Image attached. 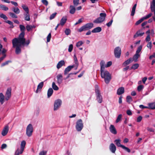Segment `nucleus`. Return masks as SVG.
Listing matches in <instances>:
<instances>
[{
  "label": "nucleus",
  "instance_id": "nucleus-7",
  "mask_svg": "<svg viewBox=\"0 0 155 155\" xmlns=\"http://www.w3.org/2000/svg\"><path fill=\"white\" fill-rule=\"evenodd\" d=\"M33 131L32 125L31 124H29L28 125L26 130V134L27 135L28 137H31L32 135Z\"/></svg>",
  "mask_w": 155,
  "mask_h": 155
},
{
  "label": "nucleus",
  "instance_id": "nucleus-14",
  "mask_svg": "<svg viewBox=\"0 0 155 155\" xmlns=\"http://www.w3.org/2000/svg\"><path fill=\"white\" fill-rule=\"evenodd\" d=\"M74 67V65H70L68 66L67 68H65L64 71V75H66L70 71L72 68Z\"/></svg>",
  "mask_w": 155,
  "mask_h": 155
},
{
  "label": "nucleus",
  "instance_id": "nucleus-58",
  "mask_svg": "<svg viewBox=\"0 0 155 155\" xmlns=\"http://www.w3.org/2000/svg\"><path fill=\"white\" fill-rule=\"evenodd\" d=\"M41 2L43 4L46 6H47L48 5V2L47 0H42Z\"/></svg>",
  "mask_w": 155,
  "mask_h": 155
},
{
  "label": "nucleus",
  "instance_id": "nucleus-15",
  "mask_svg": "<svg viewBox=\"0 0 155 155\" xmlns=\"http://www.w3.org/2000/svg\"><path fill=\"white\" fill-rule=\"evenodd\" d=\"M109 149L112 153H114L116 150V147L114 143H111L109 146Z\"/></svg>",
  "mask_w": 155,
  "mask_h": 155
},
{
  "label": "nucleus",
  "instance_id": "nucleus-42",
  "mask_svg": "<svg viewBox=\"0 0 155 155\" xmlns=\"http://www.w3.org/2000/svg\"><path fill=\"white\" fill-rule=\"evenodd\" d=\"M12 62V61L10 60L7 61L3 63H2L1 65V67H3L6 65H8V63Z\"/></svg>",
  "mask_w": 155,
  "mask_h": 155
},
{
  "label": "nucleus",
  "instance_id": "nucleus-63",
  "mask_svg": "<svg viewBox=\"0 0 155 155\" xmlns=\"http://www.w3.org/2000/svg\"><path fill=\"white\" fill-rule=\"evenodd\" d=\"M142 117L141 116H139L137 118V121L138 122H140L142 120Z\"/></svg>",
  "mask_w": 155,
  "mask_h": 155
},
{
  "label": "nucleus",
  "instance_id": "nucleus-41",
  "mask_svg": "<svg viewBox=\"0 0 155 155\" xmlns=\"http://www.w3.org/2000/svg\"><path fill=\"white\" fill-rule=\"evenodd\" d=\"M52 87L53 89L55 91H57L59 89L58 87L55 84L54 82L52 83Z\"/></svg>",
  "mask_w": 155,
  "mask_h": 155
},
{
  "label": "nucleus",
  "instance_id": "nucleus-38",
  "mask_svg": "<svg viewBox=\"0 0 155 155\" xmlns=\"http://www.w3.org/2000/svg\"><path fill=\"white\" fill-rule=\"evenodd\" d=\"M22 7L24 10L26 12V13L29 12V11L28 7L25 5H22Z\"/></svg>",
  "mask_w": 155,
  "mask_h": 155
},
{
  "label": "nucleus",
  "instance_id": "nucleus-47",
  "mask_svg": "<svg viewBox=\"0 0 155 155\" xmlns=\"http://www.w3.org/2000/svg\"><path fill=\"white\" fill-rule=\"evenodd\" d=\"M64 32L66 35H68L71 33V30L69 28L66 29L65 31Z\"/></svg>",
  "mask_w": 155,
  "mask_h": 155
},
{
  "label": "nucleus",
  "instance_id": "nucleus-64",
  "mask_svg": "<svg viewBox=\"0 0 155 155\" xmlns=\"http://www.w3.org/2000/svg\"><path fill=\"white\" fill-rule=\"evenodd\" d=\"M145 40L147 42H149L150 40V35H148L145 39Z\"/></svg>",
  "mask_w": 155,
  "mask_h": 155
},
{
  "label": "nucleus",
  "instance_id": "nucleus-57",
  "mask_svg": "<svg viewBox=\"0 0 155 155\" xmlns=\"http://www.w3.org/2000/svg\"><path fill=\"white\" fill-rule=\"evenodd\" d=\"M73 48V45L72 44H71L69 45V48L68 49V51L69 52H71Z\"/></svg>",
  "mask_w": 155,
  "mask_h": 155
},
{
  "label": "nucleus",
  "instance_id": "nucleus-48",
  "mask_svg": "<svg viewBox=\"0 0 155 155\" xmlns=\"http://www.w3.org/2000/svg\"><path fill=\"white\" fill-rule=\"evenodd\" d=\"M83 44V42L82 41H79L76 44V46L77 47H78L81 46Z\"/></svg>",
  "mask_w": 155,
  "mask_h": 155
},
{
  "label": "nucleus",
  "instance_id": "nucleus-9",
  "mask_svg": "<svg viewBox=\"0 0 155 155\" xmlns=\"http://www.w3.org/2000/svg\"><path fill=\"white\" fill-rule=\"evenodd\" d=\"M114 53L115 57L117 58H119L121 54V48L119 47H116L114 50Z\"/></svg>",
  "mask_w": 155,
  "mask_h": 155
},
{
  "label": "nucleus",
  "instance_id": "nucleus-26",
  "mask_svg": "<svg viewBox=\"0 0 155 155\" xmlns=\"http://www.w3.org/2000/svg\"><path fill=\"white\" fill-rule=\"evenodd\" d=\"M70 13L72 14H74L76 10V9L74 6L71 5L70 6Z\"/></svg>",
  "mask_w": 155,
  "mask_h": 155
},
{
  "label": "nucleus",
  "instance_id": "nucleus-19",
  "mask_svg": "<svg viewBox=\"0 0 155 155\" xmlns=\"http://www.w3.org/2000/svg\"><path fill=\"white\" fill-rule=\"evenodd\" d=\"M133 61L132 58H130L129 59L125 61L122 64V66L125 67L127 65L129 64Z\"/></svg>",
  "mask_w": 155,
  "mask_h": 155
},
{
  "label": "nucleus",
  "instance_id": "nucleus-17",
  "mask_svg": "<svg viewBox=\"0 0 155 155\" xmlns=\"http://www.w3.org/2000/svg\"><path fill=\"white\" fill-rule=\"evenodd\" d=\"M124 92V88L123 87H121L117 89V94L118 95H120L123 94Z\"/></svg>",
  "mask_w": 155,
  "mask_h": 155
},
{
  "label": "nucleus",
  "instance_id": "nucleus-25",
  "mask_svg": "<svg viewBox=\"0 0 155 155\" xmlns=\"http://www.w3.org/2000/svg\"><path fill=\"white\" fill-rule=\"evenodd\" d=\"M153 106H155V103H149L148 104V106H144V108H147V109H154V108H155V107H153Z\"/></svg>",
  "mask_w": 155,
  "mask_h": 155
},
{
  "label": "nucleus",
  "instance_id": "nucleus-61",
  "mask_svg": "<svg viewBox=\"0 0 155 155\" xmlns=\"http://www.w3.org/2000/svg\"><path fill=\"white\" fill-rule=\"evenodd\" d=\"M113 21V20L112 19H111L109 22L106 24V25L108 27H110Z\"/></svg>",
  "mask_w": 155,
  "mask_h": 155
},
{
  "label": "nucleus",
  "instance_id": "nucleus-4",
  "mask_svg": "<svg viewBox=\"0 0 155 155\" xmlns=\"http://www.w3.org/2000/svg\"><path fill=\"white\" fill-rule=\"evenodd\" d=\"M100 17L97 18L93 21V22L96 24L100 23L104 21L106 16L105 13H101L100 14Z\"/></svg>",
  "mask_w": 155,
  "mask_h": 155
},
{
  "label": "nucleus",
  "instance_id": "nucleus-28",
  "mask_svg": "<svg viewBox=\"0 0 155 155\" xmlns=\"http://www.w3.org/2000/svg\"><path fill=\"white\" fill-rule=\"evenodd\" d=\"M53 92V89L51 88H49L47 92V95L48 98L50 97L52 94Z\"/></svg>",
  "mask_w": 155,
  "mask_h": 155
},
{
  "label": "nucleus",
  "instance_id": "nucleus-11",
  "mask_svg": "<svg viewBox=\"0 0 155 155\" xmlns=\"http://www.w3.org/2000/svg\"><path fill=\"white\" fill-rule=\"evenodd\" d=\"M152 13H150L149 14L147 15L146 16L143 17L137 21L135 24L136 25H138L141 23L144 20L150 18L152 15Z\"/></svg>",
  "mask_w": 155,
  "mask_h": 155
},
{
  "label": "nucleus",
  "instance_id": "nucleus-18",
  "mask_svg": "<svg viewBox=\"0 0 155 155\" xmlns=\"http://www.w3.org/2000/svg\"><path fill=\"white\" fill-rule=\"evenodd\" d=\"M58 83L59 84H61L63 80V76L61 74H58L57 76Z\"/></svg>",
  "mask_w": 155,
  "mask_h": 155
},
{
  "label": "nucleus",
  "instance_id": "nucleus-16",
  "mask_svg": "<svg viewBox=\"0 0 155 155\" xmlns=\"http://www.w3.org/2000/svg\"><path fill=\"white\" fill-rule=\"evenodd\" d=\"M110 132L112 134H116L117 133V131L114 125H111L109 127Z\"/></svg>",
  "mask_w": 155,
  "mask_h": 155
},
{
  "label": "nucleus",
  "instance_id": "nucleus-27",
  "mask_svg": "<svg viewBox=\"0 0 155 155\" xmlns=\"http://www.w3.org/2000/svg\"><path fill=\"white\" fill-rule=\"evenodd\" d=\"M102 29L100 27H97L96 28H94L92 30L91 32L92 33H97L101 31Z\"/></svg>",
  "mask_w": 155,
  "mask_h": 155
},
{
  "label": "nucleus",
  "instance_id": "nucleus-32",
  "mask_svg": "<svg viewBox=\"0 0 155 155\" xmlns=\"http://www.w3.org/2000/svg\"><path fill=\"white\" fill-rule=\"evenodd\" d=\"M12 11L16 14H18L20 12V11L18 7H14L12 8Z\"/></svg>",
  "mask_w": 155,
  "mask_h": 155
},
{
  "label": "nucleus",
  "instance_id": "nucleus-6",
  "mask_svg": "<svg viewBox=\"0 0 155 155\" xmlns=\"http://www.w3.org/2000/svg\"><path fill=\"white\" fill-rule=\"evenodd\" d=\"M83 127L82 120L81 119L78 120L76 122L75 127L78 131H81Z\"/></svg>",
  "mask_w": 155,
  "mask_h": 155
},
{
  "label": "nucleus",
  "instance_id": "nucleus-22",
  "mask_svg": "<svg viewBox=\"0 0 155 155\" xmlns=\"http://www.w3.org/2000/svg\"><path fill=\"white\" fill-rule=\"evenodd\" d=\"M114 142L116 145L118 147H120L122 148L124 146L123 145L120 144L121 140L120 139H116L114 140Z\"/></svg>",
  "mask_w": 155,
  "mask_h": 155
},
{
  "label": "nucleus",
  "instance_id": "nucleus-59",
  "mask_svg": "<svg viewBox=\"0 0 155 155\" xmlns=\"http://www.w3.org/2000/svg\"><path fill=\"white\" fill-rule=\"evenodd\" d=\"M112 64V62L111 61H109L107 62V64L105 66V67L107 68L110 67Z\"/></svg>",
  "mask_w": 155,
  "mask_h": 155
},
{
  "label": "nucleus",
  "instance_id": "nucleus-62",
  "mask_svg": "<svg viewBox=\"0 0 155 155\" xmlns=\"http://www.w3.org/2000/svg\"><path fill=\"white\" fill-rule=\"evenodd\" d=\"M21 150L19 151V149H18L15 152V155H19V154H21L22 153H21Z\"/></svg>",
  "mask_w": 155,
  "mask_h": 155
},
{
  "label": "nucleus",
  "instance_id": "nucleus-40",
  "mask_svg": "<svg viewBox=\"0 0 155 155\" xmlns=\"http://www.w3.org/2000/svg\"><path fill=\"white\" fill-rule=\"evenodd\" d=\"M9 15L13 18H18V16L14 13L10 12H9Z\"/></svg>",
  "mask_w": 155,
  "mask_h": 155
},
{
  "label": "nucleus",
  "instance_id": "nucleus-45",
  "mask_svg": "<svg viewBox=\"0 0 155 155\" xmlns=\"http://www.w3.org/2000/svg\"><path fill=\"white\" fill-rule=\"evenodd\" d=\"M32 28V26L29 25H27L26 26V28L28 31H29L31 30Z\"/></svg>",
  "mask_w": 155,
  "mask_h": 155
},
{
  "label": "nucleus",
  "instance_id": "nucleus-55",
  "mask_svg": "<svg viewBox=\"0 0 155 155\" xmlns=\"http://www.w3.org/2000/svg\"><path fill=\"white\" fill-rule=\"evenodd\" d=\"M79 0H73V4L75 6H77L79 4Z\"/></svg>",
  "mask_w": 155,
  "mask_h": 155
},
{
  "label": "nucleus",
  "instance_id": "nucleus-56",
  "mask_svg": "<svg viewBox=\"0 0 155 155\" xmlns=\"http://www.w3.org/2000/svg\"><path fill=\"white\" fill-rule=\"evenodd\" d=\"M147 129L148 131L150 132H154V129L153 128H150L149 127H147Z\"/></svg>",
  "mask_w": 155,
  "mask_h": 155
},
{
  "label": "nucleus",
  "instance_id": "nucleus-8",
  "mask_svg": "<svg viewBox=\"0 0 155 155\" xmlns=\"http://www.w3.org/2000/svg\"><path fill=\"white\" fill-rule=\"evenodd\" d=\"M19 28L20 29L21 33L19 34L17 38H23V36H25V31L26 30V28L25 26L22 25H19ZM22 39L21 38H20Z\"/></svg>",
  "mask_w": 155,
  "mask_h": 155
},
{
  "label": "nucleus",
  "instance_id": "nucleus-23",
  "mask_svg": "<svg viewBox=\"0 0 155 155\" xmlns=\"http://www.w3.org/2000/svg\"><path fill=\"white\" fill-rule=\"evenodd\" d=\"M65 64V62L64 61L61 60L59 61L57 65V68L58 69L60 68L62 66H63Z\"/></svg>",
  "mask_w": 155,
  "mask_h": 155
},
{
  "label": "nucleus",
  "instance_id": "nucleus-5",
  "mask_svg": "<svg viewBox=\"0 0 155 155\" xmlns=\"http://www.w3.org/2000/svg\"><path fill=\"white\" fill-rule=\"evenodd\" d=\"M95 92L97 101L99 103H101L102 102V97L97 86H96L95 87Z\"/></svg>",
  "mask_w": 155,
  "mask_h": 155
},
{
  "label": "nucleus",
  "instance_id": "nucleus-33",
  "mask_svg": "<svg viewBox=\"0 0 155 155\" xmlns=\"http://www.w3.org/2000/svg\"><path fill=\"white\" fill-rule=\"evenodd\" d=\"M140 55L139 54H135L134 55L133 58V61H134L135 62H137V59L140 57Z\"/></svg>",
  "mask_w": 155,
  "mask_h": 155
},
{
  "label": "nucleus",
  "instance_id": "nucleus-12",
  "mask_svg": "<svg viewBox=\"0 0 155 155\" xmlns=\"http://www.w3.org/2000/svg\"><path fill=\"white\" fill-rule=\"evenodd\" d=\"M12 89L11 87L8 88L5 94V99L8 101L10 98L11 95Z\"/></svg>",
  "mask_w": 155,
  "mask_h": 155
},
{
  "label": "nucleus",
  "instance_id": "nucleus-13",
  "mask_svg": "<svg viewBox=\"0 0 155 155\" xmlns=\"http://www.w3.org/2000/svg\"><path fill=\"white\" fill-rule=\"evenodd\" d=\"M9 130V127L8 125H6L4 128L2 132V134L3 136H5L7 135Z\"/></svg>",
  "mask_w": 155,
  "mask_h": 155
},
{
  "label": "nucleus",
  "instance_id": "nucleus-1",
  "mask_svg": "<svg viewBox=\"0 0 155 155\" xmlns=\"http://www.w3.org/2000/svg\"><path fill=\"white\" fill-rule=\"evenodd\" d=\"M15 38L12 40L13 47L15 48V53L17 54H18L21 53V47L24 46L25 45L26 46L28 45L30 42L29 40L26 41L25 36L23 38Z\"/></svg>",
  "mask_w": 155,
  "mask_h": 155
},
{
  "label": "nucleus",
  "instance_id": "nucleus-51",
  "mask_svg": "<svg viewBox=\"0 0 155 155\" xmlns=\"http://www.w3.org/2000/svg\"><path fill=\"white\" fill-rule=\"evenodd\" d=\"M51 33H49L48 35L47 38V42H49L51 40Z\"/></svg>",
  "mask_w": 155,
  "mask_h": 155
},
{
  "label": "nucleus",
  "instance_id": "nucleus-30",
  "mask_svg": "<svg viewBox=\"0 0 155 155\" xmlns=\"http://www.w3.org/2000/svg\"><path fill=\"white\" fill-rule=\"evenodd\" d=\"M140 30H139L137 31L136 33L134 35V38H136L139 36H142L144 35V32L140 33Z\"/></svg>",
  "mask_w": 155,
  "mask_h": 155
},
{
  "label": "nucleus",
  "instance_id": "nucleus-2",
  "mask_svg": "<svg viewBox=\"0 0 155 155\" xmlns=\"http://www.w3.org/2000/svg\"><path fill=\"white\" fill-rule=\"evenodd\" d=\"M100 72L101 77L104 79L105 83L107 84L109 83L111 79L110 73L105 70L100 71Z\"/></svg>",
  "mask_w": 155,
  "mask_h": 155
},
{
  "label": "nucleus",
  "instance_id": "nucleus-54",
  "mask_svg": "<svg viewBox=\"0 0 155 155\" xmlns=\"http://www.w3.org/2000/svg\"><path fill=\"white\" fill-rule=\"evenodd\" d=\"M57 14L56 12H55L52 14L50 16V19L51 20L53 19L56 16Z\"/></svg>",
  "mask_w": 155,
  "mask_h": 155
},
{
  "label": "nucleus",
  "instance_id": "nucleus-24",
  "mask_svg": "<svg viewBox=\"0 0 155 155\" xmlns=\"http://www.w3.org/2000/svg\"><path fill=\"white\" fill-rule=\"evenodd\" d=\"M67 20V17L66 16L63 17L60 21V25L62 26L63 25Z\"/></svg>",
  "mask_w": 155,
  "mask_h": 155
},
{
  "label": "nucleus",
  "instance_id": "nucleus-52",
  "mask_svg": "<svg viewBox=\"0 0 155 155\" xmlns=\"http://www.w3.org/2000/svg\"><path fill=\"white\" fill-rule=\"evenodd\" d=\"M122 148L128 153H130V150L128 148L125 147L124 145Z\"/></svg>",
  "mask_w": 155,
  "mask_h": 155
},
{
  "label": "nucleus",
  "instance_id": "nucleus-3",
  "mask_svg": "<svg viewBox=\"0 0 155 155\" xmlns=\"http://www.w3.org/2000/svg\"><path fill=\"white\" fill-rule=\"evenodd\" d=\"M93 27L94 24L93 23L91 22L85 24L78 29V31L81 32L83 31H87L92 28Z\"/></svg>",
  "mask_w": 155,
  "mask_h": 155
},
{
  "label": "nucleus",
  "instance_id": "nucleus-49",
  "mask_svg": "<svg viewBox=\"0 0 155 155\" xmlns=\"http://www.w3.org/2000/svg\"><path fill=\"white\" fill-rule=\"evenodd\" d=\"M126 101L127 102H130V101H132V98L130 96H127L126 97Z\"/></svg>",
  "mask_w": 155,
  "mask_h": 155
},
{
  "label": "nucleus",
  "instance_id": "nucleus-43",
  "mask_svg": "<svg viewBox=\"0 0 155 155\" xmlns=\"http://www.w3.org/2000/svg\"><path fill=\"white\" fill-rule=\"evenodd\" d=\"M150 9L153 10L154 8H155V0H153L152 4L150 5Z\"/></svg>",
  "mask_w": 155,
  "mask_h": 155
},
{
  "label": "nucleus",
  "instance_id": "nucleus-50",
  "mask_svg": "<svg viewBox=\"0 0 155 155\" xmlns=\"http://www.w3.org/2000/svg\"><path fill=\"white\" fill-rule=\"evenodd\" d=\"M142 49V46H139L137 48V50L136 51V53L137 54H139V53L140 52Z\"/></svg>",
  "mask_w": 155,
  "mask_h": 155
},
{
  "label": "nucleus",
  "instance_id": "nucleus-10",
  "mask_svg": "<svg viewBox=\"0 0 155 155\" xmlns=\"http://www.w3.org/2000/svg\"><path fill=\"white\" fill-rule=\"evenodd\" d=\"M62 103L61 101L59 99L55 101L54 104V110H57L61 106Z\"/></svg>",
  "mask_w": 155,
  "mask_h": 155
},
{
  "label": "nucleus",
  "instance_id": "nucleus-36",
  "mask_svg": "<svg viewBox=\"0 0 155 155\" xmlns=\"http://www.w3.org/2000/svg\"><path fill=\"white\" fill-rule=\"evenodd\" d=\"M139 67V64H137V63L135 64H133L132 66L130 68V70L132 69L135 70V69H137V68H138Z\"/></svg>",
  "mask_w": 155,
  "mask_h": 155
},
{
  "label": "nucleus",
  "instance_id": "nucleus-21",
  "mask_svg": "<svg viewBox=\"0 0 155 155\" xmlns=\"http://www.w3.org/2000/svg\"><path fill=\"white\" fill-rule=\"evenodd\" d=\"M26 142L25 140H23L21 143V153H22L26 145Z\"/></svg>",
  "mask_w": 155,
  "mask_h": 155
},
{
  "label": "nucleus",
  "instance_id": "nucleus-20",
  "mask_svg": "<svg viewBox=\"0 0 155 155\" xmlns=\"http://www.w3.org/2000/svg\"><path fill=\"white\" fill-rule=\"evenodd\" d=\"M43 85L44 83L43 82H41L39 83L38 85L36 92V93H38L39 91H41V90L43 86Z\"/></svg>",
  "mask_w": 155,
  "mask_h": 155
},
{
  "label": "nucleus",
  "instance_id": "nucleus-31",
  "mask_svg": "<svg viewBox=\"0 0 155 155\" xmlns=\"http://www.w3.org/2000/svg\"><path fill=\"white\" fill-rule=\"evenodd\" d=\"M100 65L101 66L100 71L105 70V66L104 61H101L100 63Z\"/></svg>",
  "mask_w": 155,
  "mask_h": 155
},
{
  "label": "nucleus",
  "instance_id": "nucleus-39",
  "mask_svg": "<svg viewBox=\"0 0 155 155\" xmlns=\"http://www.w3.org/2000/svg\"><path fill=\"white\" fill-rule=\"evenodd\" d=\"M0 8L2 10L6 11L8 10V8L4 5L1 4L0 5Z\"/></svg>",
  "mask_w": 155,
  "mask_h": 155
},
{
  "label": "nucleus",
  "instance_id": "nucleus-53",
  "mask_svg": "<svg viewBox=\"0 0 155 155\" xmlns=\"http://www.w3.org/2000/svg\"><path fill=\"white\" fill-rule=\"evenodd\" d=\"M0 17L5 20H7L8 19L7 17L5 15L2 13L0 14Z\"/></svg>",
  "mask_w": 155,
  "mask_h": 155
},
{
  "label": "nucleus",
  "instance_id": "nucleus-46",
  "mask_svg": "<svg viewBox=\"0 0 155 155\" xmlns=\"http://www.w3.org/2000/svg\"><path fill=\"white\" fill-rule=\"evenodd\" d=\"M122 117V115L121 114H120L118 115V116L116 120V123H117L120 120L121 118Z\"/></svg>",
  "mask_w": 155,
  "mask_h": 155
},
{
  "label": "nucleus",
  "instance_id": "nucleus-35",
  "mask_svg": "<svg viewBox=\"0 0 155 155\" xmlns=\"http://www.w3.org/2000/svg\"><path fill=\"white\" fill-rule=\"evenodd\" d=\"M5 98L3 94L1 93H0V103H1L2 104L4 102V99Z\"/></svg>",
  "mask_w": 155,
  "mask_h": 155
},
{
  "label": "nucleus",
  "instance_id": "nucleus-37",
  "mask_svg": "<svg viewBox=\"0 0 155 155\" xmlns=\"http://www.w3.org/2000/svg\"><path fill=\"white\" fill-rule=\"evenodd\" d=\"M5 22L10 25V28H12L14 27L13 23L12 21L7 20L5 21Z\"/></svg>",
  "mask_w": 155,
  "mask_h": 155
},
{
  "label": "nucleus",
  "instance_id": "nucleus-44",
  "mask_svg": "<svg viewBox=\"0 0 155 155\" xmlns=\"http://www.w3.org/2000/svg\"><path fill=\"white\" fill-rule=\"evenodd\" d=\"M144 88V86L142 85H140L137 87V90L138 91H140Z\"/></svg>",
  "mask_w": 155,
  "mask_h": 155
},
{
  "label": "nucleus",
  "instance_id": "nucleus-29",
  "mask_svg": "<svg viewBox=\"0 0 155 155\" xmlns=\"http://www.w3.org/2000/svg\"><path fill=\"white\" fill-rule=\"evenodd\" d=\"M137 5V4H136L133 7L132 9L131 13L130 14L131 16H133L134 15L135 13V11Z\"/></svg>",
  "mask_w": 155,
  "mask_h": 155
},
{
  "label": "nucleus",
  "instance_id": "nucleus-60",
  "mask_svg": "<svg viewBox=\"0 0 155 155\" xmlns=\"http://www.w3.org/2000/svg\"><path fill=\"white\" fill-rule=\"evenodd\" d=\"M47 151H42L40 152L39 155H46Z\"/></svg>",
  "mask_w": 155,
  "mask_h": 155
},
{
  "label": "nucleus",
  "instance_id": "nucleus-34",
  "mask_svg": "<svg viewBox=\"0 0 155 155\" xmlns=\"http://www.w3.org/2000/svg\"><path fill=\"white\" fill-rule=\"evenodd\" d=\"M25 20L27 21H29L30 20L29 12H27L24 14Z\"/></svg>",
  "mask_w": 155,
  "mask_h": 155
}]
</instances>
